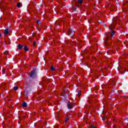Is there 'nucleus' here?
I'll return each mask as SVG.
<instances>
[{"label": "nucleus", "instance_id": "20e7f679", "mask_svg": "<svg viewBox=\"0 0 128 128\" xmlns=\"http://www.w3.org/2000/svg\"><path fill=\"white\" fill-rule=\"evenodd\" d=\"M67 105L68 108H69V110H72V108H74V103L68 102Z\"/></svg>", "mask_w": 128, "mask_h": 128}, {"label": "nucleus", "instance_id": "ddd939ff", "mask_svg": "<svg viewBox=\"0 0 128 128\" xmlns=\"http://www.w3.org/2000/svg\"><path fill=\"white\" fill-rule=\"evenodd\" d=\"M54 70H55L54 67V66H51V70L54 71Z\"/></svg>", "mask_w": 128, "mask_h": 128}, {"label": "nucleus", "instance_id": "0eeeda50", "mask_svg": "<svg viewBox=\"0 0 128 128\" xmlns=\"http://www.w3.org/2000/svg\"><path fill=\"white\" fill-rule=\"evenodd\" d=\"M4 34H8V30L6 29L4 32Z\"/></svg>", "mask_w": 128, "mask_h": 128}, {"label": "nucleus", "instance_id": "2eb2a0df", "mask_svg": "<svg viewBox=\"0 0 128 128\" xmlns=\"http://www.w3.org/2000/svg\"><path fill=\"white\" fill-rule=\"evenodd\" d=\"M90 128H96V126H94V125H92L91 126H90Z\"/></svg>", "mask_w": 128, "mask_h": 128}, {"label": "nucleus", "instance_id": "dca6fc26", "mask_svg": "<svg viewBox=\"0 0 128 128\" xmlns=\"http://www.w3.org/2000/svg\"><path fill=\"white\" fill-rule=\"evenodd\" d=\"M68 118H66V120H65V124H66V122H68Z\"/></svg>", "mask_w": 128, "mask_h": 128}, {"label": "nucleus", "instance_id": "f257e3e1", "mask_svg": "<svg viewBox=\"0 0 128 128\" xmlns=\"http://www.w3.org/2000/svg\"><path fill=\"white\" fill-rule=\"evenodd\" d=\"M118 20V17H116L112 20L113 24H110V26H109V29L110 30V32H108L106 34V38L105 39L106 40H111L112 38V36H114L115 32H114V30H112L114 28H116L114 26L116 25V20Z\"/></svg>", "mask_w": 128, "mask_h": 128}, {"label": "nucleus", "instance_id": "39448f33", "mask_svg": "<svg viewBox=\"0 0 128 128\" xmlns=\"http://www.w3.org/2000/svg\"><path fill=\"white\" fill-rule=\"evenodd\" d=\"M68 36H74V31L72 29H69L68 31Z\"/></svg>", "mask_w": 128, "mask_h": 128}, {"label": "nucleus", "instance_id": "5701e85b", "mask_svg": "<svg viewBox=\"0 0 128 128\" xmlns=\"http://www.w3.org/2000/svg\"><path fill=\"white\" fill-rule=\"evenodd\" d=\"M106 44L107 46H110V44H108V43H106Z\"/></svg>", "mask_w": 128, "mask_h": 128}, {"label": "nucleus", "instance_id": "aec40b11", "mask_svg": "<svg viewBox=\"0 0 128 128\" xmlns=\"http://www.w3.org/2000/svg\"><path fill=\"white\" fill-rule=\"evenodd\" d=\"M2 84V86H6V84L5 83H3Z\"/></svg>", "mask_w": 128, "mask_h": 128}, {"label": "nucleus", "instance_id": "423d86ee", "mask_svg": "<svg viewBox=\"0 0 128 128\" xmlns=\"http://www.w3.org/2000/svg\"><path fill=\"white\" fill-rule=\"evenodd\" d=\"M66 91L64 90L63 92L61 94V96H62V100H66Z\"/></svg>", "mask_w": 128, "mask_h": 128}, {"label": "nucleus", "instance_id": "6ab92c4d", "mask_svg": "<svg viewBox=\"0 0 128 128\" xmlns=\"http://www.w3.org/2000/svg\"><path fill=\"white\" fill-rule=\"evenodd\" d=\"M58 128V126H55V128Z\"/></svg>", "mask_w": 128, "mask_h": 128}, {"label": "nucleus", "instance_id": "f03ea898", "mask_svg": "<svg viewBox=\"0 0 128 128\" xmlns=\"http://www.w3.org/2000/svg\"><path fill=\"white\" fill-rule=\"evenodd\" d=\"M82 0H78V2H76L74 1V0L72 2V4H74V2L75 4V6H76L77 8H80V4H82Z\"/></svg>", "mask_w": 128, "mask_h": 128}, {"label": "nucleus", "instance_id": "4468645a", "mask_svg": "<svg viewBox=\"0 0 128 128\" xmlns=\"http://www.w3.org/2000/svg\"><path fill=\"white\" fill-rule=\"evenodd\" d=\"M80 94H81L80 91H78V96H80Z\"/></svg>", "mask_w": 128, "mask_h": 128}, {"label": "nucleus", "instance_id": "4be33fe9", "mask_svg": "<svg viewBox=\"0 0 128 128\" xmlns=\"http://www.w3.org/2000/svg\"><path fill=\"white\" fill-rule=\"evenodd\" d=\"M73 10H76V8H73Z\"/></svg>", "mask_w": 128, "mask_h": 128}, {"label": "nucleus", "instance_id": "1a4fd4ad", "mask_svg": "<svg viewBox=\"0 0 128 128\" xmlns=\"http://www.w3.org/2000/svg\"><path fill=\"white\" fill-rule=\"evenodd\" d=\"M26 102H24L22 104V106H23V108H26Z\"/></svg>", "mask_w": 128, "mask_h": 128}, {"label": "nucleus", "instance_id": "412c9836", "mask_svg": "<svg viewBox=\"0 0 128 128\" xmlns=\"http://www.w3.org/2000/svg\"><path fill=\"white\" fill-rule=\"evenodd\" d=\"M98 22L99 24H100V23L102 22V21H100V22L98 21Z\"/></svg>", "mask_w": 128, "mask_h": 128}, {"label": "nucleus", "instance_id": "f3484780", "mask_svg": "<svg viewBox=\"0 0 128 128\" xmlns=\"http://www.w3.org/2000/svg\"><path fill=\"white\" fill-rule=\"evenodd\" d=\"M5 72H6V70L3 69V74H5Z\"/></svg>", "mask_w": 128, "mask_h": 128}, {"label": "nucleus", "instance_id": "b1692460", "mask_svg": "<svg viewBox=\"0 0 128 128\" xmlns=\"http://www.w3.org/2000/svg\"><path fill=\"white\" fill-rule=\"evenodd\" d=\"M0 36H2V34H0Z\"/></svg>", "mask_w": 128, "mask_h": 128}, {"label": "nucleus", "instance_id": "a211bd4d", "mask_svg": "<svg viewBox=\"0 0 128 128\" xmlns=\"http://www.w3.org/2000/svg\"><path fill=\"white\" fill-rule=\"evenodd\" d=\"M36 22L37 24H38V22H40V21L38 20H36Z\"/></svg>", "mask_w": 128, "mask_h": 128}, {"label": "nucleus", "instance_id": "9b49d317", "mask_svg": "<svg viewBox=\"0 0 128 128\" xmlns=\"http://www.w3.org/2000/svg\"><path fill=\"white\" fill-rule=\"evenodd\" d=\"M20 6H22V3L19 2L17 4L18 8H20Z\"/></svg>", "mask_w": 128, "mask_h": 128}, {"label": "nucleus", "instance_id": "7ed1b4c3", "mask_svg": "<svg viewBox=\"0 0 128 128\" xmlns=\"http://www.w3.org/2000/svg\"><path fill=\"white\" fill-rule=\"evenodd\" d=\"M30 78H35V76H36V68L34 69L31 71V73L30 74Z\"/></svg>", "mask_w": 128, "mask_h": 128}, {"label": "nucleus", "instance_id": "393cba45", "mask_svg": "<svg viewBox=\"0 0 128 128\" xmlns=\"http://www.w3.org/2000/svg\"><path fill=\"white\" fill-rule=\"evenodd\" d=\"M34 44H36L35 42H34Z\"/></svg>", "mask_w": 128, "mask_h": 128}, {"label": "nucleus", "instance_id": "9d476101", "mask_svg": "<svg viewBox=\"0 0 128 128\" xmlns=\"http://www.w3.org/2000/svg\"><path fill=\"white\" fill-rule=\"evenodd\" d=\"M24 50H25V52H28V46H25L24 47Z\"/></svg>", "mask_w": 128, "mask_h": 128}, {"label": "nucleus", "instance_id": "6e6552de", "mask_svg": "<svg viewBox=\"0 0 128 128\" xmlns=\"http://www.w3.org/2000/svg\"><path fill=\"white\" fill-rule=\"evenodd\" d=\"M23 46H22V44H19L18 45V48L19 50H20V49L22 48Z\"/></svg>", "mask_w": 128, "mask_h": 128}, {"label": "nucleus", "instance_id": "f8f14e48", "mask_svg": "<svg viewBox=\"0 0 128 128\" xmlns=\"http://www.w3.org/2000/svg\"><path fill=\"white\" fill-rule=\"evenodd\" d=\"M18 86H14V88H13V90H18Z\"/></svg>", "mask_w": 128, "mask_h": 128}, {"label": "nucleus", "instance_id": "a878e982", "mask_svg": "<svg viewBox=\"0 0 128 128\" xmlns=\"http://www.w3.org/2000/svg\"><path fill=\"white\" fill-rule=\"evenodd\" d=\"M102 120H104V118H102Z\"/></svg>", "mask_w": 128, "mask_h": 128}]
</instances>
